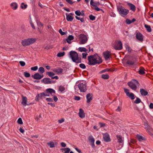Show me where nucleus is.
Listing matches in <instances>:
<instances>
[{"mask_svg": "<svg viewBox=\"0 0 153 153\" xmlns=\"http://www.w3.org/2000/svg\"><path fill=\"white\" fill-rule=\"evenodd\" d=\"M88 64L91 65H94L96 64H100L102 61L101 58L97 54L88 56Z\"/></svg>", "mask_w": 153, "mask_h": 153, "instance_id": "nucleus-1", "label": "nucleus"}, {"mask_svg": "<svg viewBox=\"0 0 153 153\" xmlns=\"http://www.w3.org/2000/svg\"><path fill=\"white\" fill-rule=\"evenodd\" d=\"M69 57L74 62L79 63L81 62V59L79 57L78 53L75 51H71L70 52Z\"/></svg>", "mask_w": 153, "mask_h": 153, "instance_id": "nucleus-2", "label": "nucleus"}, {"mask_svg": "<svg viewBox=\"0 0 153 153\" xmlns=\"http://www.w3.org/2000/svg\"><path fill=\"white\" fill-rule=\"evenodd\" d=\"M36 40V39L35 38H28L22 40L21 43L23 46H29L34 43Z\"/></svg>", "mask_w": 153, "mask_h": 153, "instance_id": "nucleus-3", "label": "nucleus"}, {"mask_svg": "<svg viewBox=\"0 0 153 153\" xmlns=\"http://www.w3.org/2000/svg\"><path fill=\"white\" fill-rule=\"evenodd\" d=\"M117 10L119 14L122 16L124 17L127 15L129 13L128 9H125L122 6H119L117 7Z\"/></svg>", "mask_w": 153, "mask_h": 153, "instance_id": "nucleus-4", "label": "nucleus"}, {"mask_svg": "<svg viewBox=\"0 0 153 153\" xmlns=\"http://www.w3.org/2000/svg\"><path fill=\"white\" fill-rule=\"evenodd\" d=\"M128 85L131 89L135 91L139 86V84L136 80L132 79L128 83Z\"/></svg>", "mask_w": 153, "mask_h": 153, "instance_id": "nucleus-5", "label": "nucleus"}, {"mask_svg": "<svg viewBox=\"0 0 153 153\" xmlns=\"http://www.w3.org/2000/svg\"><path fill=\"white\" fill-rule=\"evenodd\" d=\"M79 44H84L87 42L88 39L86 35L83 34H81L79 35Z\"/></svg>", "mask_w": 153, "mask_h": 153, "instance_id": "nucleus-6", "label": "nucleus"}, {"mask_svg": "<svg viewBox=\"0 0 153 153\" xmlns=\"http://www.w3.org/2000/svg\"><path fill=\"white\" fill-rule=\"evenodd\" d=\"M78 87L81 92H85L87 90V86L85 82H80L78 85Z\"/></svg>", "mask_w": 153, "mask_h": 153, "instance_id": "nucleus-7", "label": "nucleus"}, {"mask_svg": "<svg viewBox=\"0 0 153 153\" xmlns=\"http://www.w3.org/2000/svg\"><path fill=\"white\" fill-rule=\"evenodd\" d=\"M116 137L117 140V142L119 143L120 148H121L123 144L124 138L121 135H116Z\"/></svg>", "mask_w": 153, "mask_h": 153, "instance_id": "nucleus-8", "label": "nucleus"}, {"mask_svg": "<svg viewBox=\"0 0 153 153\" xmlns=\"http://www.w3.org/2000/svg\"><path fill=\"white\" fill-rule=\"evenodd\" d=\"M114 48L117 50H121L122 48V43L120 41L115 43L113 46Z\"/></svg>", "mask_w": 153, "mask_h": 153, "instance_id": "nucleus-9", "label": "nucleus"}, {"mask_svg": "<svg viewBox=\"0 0 153 153\" xmlns=\"http://www.w3.org/2000/svg\"><path fill=\"white\" fill-rule=\"evenodd\" d=\"M88 139L92 147L94 148L95 147L94 138L92 135H90L88 137Z\"/></svg>", "mask_w": 153, "mask_h": 153, "instance_id": "nucleus-10", "label": "nucleus"}, {"mask_svg": "<svg viewBox=\"0 0 153 153\" xmlns=\"http://www.w3.org/2000/svg\"><path fill=\"white\" fill-rule=\"evenodd\" d=\"M136 38L139 41L142 42L143 40V36L140 33H137L136 34Z\"/></svg>", "mask_w": 153, "mask_h": 153, "instance_id": "nucleus-11", "label": "nucleus"}, {"mask_svg": "<svg viewBox=\"0 0 153 153\" xmlns=\"http://www.w3.org/2000/svg\"><path fill=\"white\" fill-rule=\"evenodd\" d=\"M42 82L45 84H50L54 82V81L51 80L50 78H46L43 79L42 80Z\"/></svg>", "mask_w": 153, "mask_h": 153, "instance_id": "nucleus-12", "label": "nucleus"}, {"mask_svg": "<svg viewBox=\"0 0 153 153\" xmlns=\"http://www.w3.org/2000/svg\"><path fill=\"white\" fill-rule=\"evenodd\" d=\"M22 104L24 106H26L27 105H29V104L27 103V99L26 97L24 96L22 98Z\"/></svg>", "mask_w": 153, "mask_h": 153, "instance_id": "nucleus-13", "label": "nucleus"}, {"mask_svg": "<svg viewBox=\"0 0 153 153\" xmlns=\"http://www.w3.org/2000/svg\"><path fill=\"white\" fill-rule=\"evenodd\" d=\"M103 138L104 140L106 142H108L110 141V139L108 134L105 133L103 134Z\"/></svg>", "mask_w": 153, "mask_h": 153, "instance_id": "nucleus-14", "label": "nucleus"}, {"mask_svg": "<svg viewBox=\"0 0 153 153\" xmlns=\"http://www.w3.org/2000/svg\"><path fill=\"white\" fill-rule=\"evenodd\" d=\"M10 6L13 10H16L18 8V5L16 2H13L10 4Z\"/></svg>", "mask_w": 153, "mask_h": 153, "instance_id": "nucleus-15", "label": "nucleus"}, {"mask_svg": "<svg viewBox=\"0 0 153 153\" xmlns=\"http://www.w3.org/2000/svg\"><path fill=\"white\" fill-rule=\"evenodd\" d=\"M79 115L81 118H83L85 117V113L83 110L82 108L79 109Z\"/></svg>", "mask_w": 153, "mask_h": 153, "instance_id": "nucleus-16", "label": "nucleus"}, {"mask_svg": "<svg viewBox=\"0 0 153 153\" xmlns=\"http://www.w3.org/2000/svg\"><path fill=\"white\" fill-rule=\"evenodd\" d=\"M43 75H41L38 73H35L33 76L34 79H40L43 77Z\"/></svg>", "mask_w": 153, "mask_h": 153, "instance_id": "nucleus-17", "label": "nucleus"}, {"mask_svg": "<svg viewBox=\"0 0 153 153\" xmlns=\"http://www.w3.org/2000/svg\"><path fill=\"white\" fill-rule=\"evenodd\" d=\"M110 52L109 51H106L103 53V55L105 60H108L109 59L110 57Z\"/></svg>", "mask_w": 153, "mask_h": 153, "instance_id": "nucleus-18", "label": "nucleus"}, {"mask_svg": "<svg viewBox=\"0 0 153 153\" xmlns=\"http://www.w3.org/2000/svg\"><path fill=\"white\" fill-rule=\"evenodd\" d=\"M46 92L48 93H49L50 94L54 95L55 93V91L52 88H48L46 90Z\"/></svg>", "mask_w": 153, "mask_h": 153, "instance_id": "nucleus-19", "label": "nucleus"}, {"mask_svg": "<svg viewBox=\"0 0 153 153\" xmlns=\"http://www.w3.org/2000/svg\"><path fill=\"white\" fill-rule=\"evenodd\" d=\"M63 70L61 68H58L54 69L53 71L56 72L57 74H59L62 73L63 72Z\"/></svg>", "mask_w": 153, "mask_h": 153, "instance_id": "nucleus-20", "label": "nucleus"}, {"mask_svg": "<svg viewBox=\"0 0 153 153\" xmlns=\"http://www.w3.org/2000/svg\"><path fill=\"white\" fill-rule=\"evenodd\" d=\"M74 39V37L72 35H70L66 39L67 42L69 44L71 43V41L73 40Z\"/></svg>", "mask_w": 153, "mask_h": 153, "instance_id": "nucleus-21", "label": "nucleus"}, {"mask_svg": "<svg viewBox=\"0 0 153 153\" xmlns=\"http://www.w3.org/2000/svg\"><path fill=\"white\" fill-rule=\"evenodd\" d=\"M146 130L149 134L153 137V130L152 128L150 127Z\"/></svg>", "mask_w": 153, "mask_h": 153, "instance_id": "nucleus-22", "label": "nucleus"}, {"mask_svg": "<svg viewBox=\"0 0 153 153\" xmlns=\"http://www.w3.org/2000/svg\"><path fill=\"white\" fill-rule=\"evenodd\" d=\"M140 92L142 96H146L148 94V92L146 91L142 88L140 89Z\"/></svg>", "mask_w": 153, "mask_h": 153, "instance_id": "nucleus-23", "label": "nucleus"}, {"mask_svg": "<svg viewBox=\"0 0 153 153\" xmlns=\"http://www.w3.org/2000/svg\"><path fill=\"white\" fill-rule=\"evenodd\" d=\"M66 19L68 21H72L74 17L66 13Z\"/></svg>", "mask_w": 153, "mask_h": 153, "instance_id": "nucleus-24", "label": "nucleus"}, {"mask_svg": "<svg viewBox=\"0 0 153 153\" xmlns=\"http://www.w3.org/2000/svg\"><path fill=\"white\" fill-rule=\"evenodd\" d=\"M124 91L126 93L127 96H134L132 93L129 92V90L128 89L124 88Z\"/></svg>", "mask_w": 153, "mask_h": 153, "instance_id": "nucleus-25", "label": "nucleus"}, {"mask_svg": "<svg viewBox=\"0 0 153 153\" xmlns=\"http://www.w3.org/2000/svg\"><path fill=\"white\" fill-rule=\"evenodd\" d=\"M47 144L50 148H54L55 147V145H57V143H56L55 144L53 142L51 141L49 143H48Z\"/></svg>", "mask_w": 153, "mask_h": 153, "instance_id": "nucleus-26", "label": "nucleus"}, {"mask_svg": "<svg viewBox=\"0 0 153 153\" xmlns=\"http://www.w3.org/2000/svg\"><path fill=\"white\" fill-rule=\"evenodd\" d=\"M128 5L130 7L131 10L134 11L135 10L136 7L134 4L130 3H128Z\"/></svg>", "mask_w": 153, "mask_h": 153, "instance_id": "nucleus-27", "label": "nucleus"}, {"mask_svg": "<svg viewBox=\"0 0 153 153\" xmlns=\"http://www.w3.org/2000/svg\"><path fill=\"white\" fill-rule=\"evenodd\" d=\"M137 137L138 140L140 141H142L143 140H146V139L144 137L139 135H137Z\"/></svg>", "mask_w": 153, "mask_h": 153, "instance_id": "nucleus-28", "label": "nucleus"}, {"mask_svg": "<svg viewBox=\"0 0 153 153\" xmlns=\"http://www.w3.org/2000/svg\"><path fill=\"white\" fill-rule=\"evenodd\" d=\"M99 3H96L93 0H91L90 1V4L94 7H95L97 5H99Z\"/></svg>", "mask_w": 153, "mask_h": 153, "instance_id": "nucleus-29", "label": "nucleus"}, {"mask_svg": "<svg viewBox=\"0 0 153 153\" xmlns=\"http://www.w3.org/2000/svg\"><path fill=\"white\" fill-rule=\"evenodd\" d=\"M125 46L128 52H131V48L129 46L128 44V43H126L125 44Z\"/></svg>", "mask_w": 153, "mask_h": 153, "instance_id": "nucleus-30", "label": "nucleus"}, {"mask_svg": "<svg viewBox=\"0 0 153 153\" xmlns=\"http://www.w3.org/2000/svg\"><path fill=\"white\" fill-rule=\"evenodd\" d=\"M145 27L146 28L147 31L149 32H150L151 30V29L150 26L149 25H147L146 24H145Z\"/></svg>", "mask_w": 153, "mask_h": 153, "instance_id": "nucleus-31", "label": "nucleus"}, {"mask_svg": "<svg viewBox=\"0 0 153 153\" xmlns=\"http://www.w3.org/2000/svg\"><path fill=\"white\" fill-rule=\"evenodd\" d=\"M79 51L82 52H85L87 51V50L84 47H79L78 48Z\"/></svg>", "mask_w": 153, "mask_h": 153, "instance_id": "nucleus-32", "label": "nucleus"}, {"mask_svg": "<svg viewBox=\"0 0 153 153\" xmlns=\"http://www.w3.org/2000/svg\"><path fill=\"white\" fill-rule=\"evenodd\" d=\"M86 99H87V102L88 103L92 100L93 97L92 96H86Z\"/></svg>", "mask_w": 153, "mask_h": 153, "instance_id": "nucleus-33", "label": "nucleus"}, {"mask_svg": "<svg viewBox=\"0 0 153 153\" xmlns=\"http://www.w3.org/2000/svg\"><path fill=\"white\" fill-rule=\"evenodd\" d=\"M38 71L41 74L45 72V70L43 67H40L39 68Z\"/></svg>", "mask_w": 153, "mask_h": 153, "instance_id": "nucleus-34", "label": "nucleus"}, {"mask_svg": "<svg viewBox=\"0 0 153 153\" xmlns=\"http://www.w3.org/2000/svg\"><path fill=\"white\" fill-rule=\"evenodd\" d=\"M21 7L22 9H25L27 7V5L25 4L24 3H22L21 5Z\"/></svg>", "mask_w": 153, "mask_h": 153, "instance_id": "nucleus-35", "label": "nucleus"}, {"mask_svg": "<svg viewBox=\"0 0 153 153\" xmlns=\"http://www.w3.org/2000/svg\"><path fill=\"white\" fill-rule=\"evenodd\" d=\"M65 90L64 87L62 86H60L59 87L58 90L61 92H62Z\"/></svg>", "mask_w": 153, "mask_h": 153, "instance_id": "nucleus-36", "label": "nucleus"}, {"mask_svg": "<svg viewBox=\"0 0 153 153\" xmlns=\"http://www.w3.org/2000/svg\"><path fill=\"white\" fill-rule=\"evenodd\" d=\"M65 54V53L64 52H59L57 54V56L58 57H61L64 56Z\"/></svg>", "mask_w": 153, "mask_h": 153, "instance_id": "nucleus-37", "label": "nucleus"}, {"mask_svg": "<svg viewBox=\"0 0 153 153\" xmlns=\"http://www.w3.org/2000/svg\"><path fill=\"white\" fill-rule=\"evenodd\" d=\"M75 18L77 19L80 20L82 22L84 23L85 22V21L83 18H80L77 16H75Z\"/></svg>", "mask_w": 153, "mask_h": 153, "instance_id": "nucleus-38", "label": "nucleus"}, {"mask_svg": "<svg viewBox=\"0 0 153 153\" xmlns=\"http://www.w3.org/2000/svg\"><path fill=\"white\" fill-rule=\"evenodd\" d=\"M62 150L65 151V153H69L70 151V149L68 148L62 149Z\"/></svg>", "mask_w": 153, "mask_h": 153, "instance_id": "nucleus-39", "label": "nucleus"}, {"mask_svg": "<svg viewBox=\"0 0 153 153\" xmlns=\"http://www.w3.org/2000/svg\"><path fill=\"white\" fill-rule=\"evenodd\" d=\"M75 14L77 16H81V11L79 10H76L75 12Z\"/></svg>", "mask_w": 153, "mask_h": 153, "instance_id": "nucleus-40", "label": "nucleus"}, {"mask_svg": "<svg viewBox=\"0 0 153 153\" xmlns=\"http://www.w3.org/2000/svg\"><path fill=\"white\" fill-rule=\"evenodd\" d=\"M101 77L103 79H107L109 78V76L108 74H102Z\"/></svg>", "mask_w": 153, "mask_h": 153, "instance_id": "nucleus-41", "label": "nucleus"}, {"mask_svg": "<svg viewBox=\"0 0 153 153\" xmlns=\"http://www.w3.org/2000/svg\"><path fill=\"white\" fill-rule=\"evenodd\" d=\"M47 74L49 76L51 77H53V76L55 75L54 73L51 72H48Z\"/></svg>", "mask_w": 153, "mask_h": 153, "instance_id": "nucleus-42", "label": "nucleus"}, {"mask_svg": "<svg viewBox=\"0 0 153 153\" xmlns=\"http://www.w3.org/2000/svg\"><path fill=\"white\" fill-rule=\"evenodd\" d=\"M90 19L92 21H94L95 20L96 17L92 15H91L89 16Z\"/></svg>", "mask_w": 153, "mask_h": 153, "instance_id": "nucleus-43", "label": "nucleus"}, {"mask_svg": "<svg viewBox=\"0 0 153 153\" xmlns=\"http://www.w3.org/2000/svg\"><path fill=\"white\" fill-rule=\"evenodd\" d=\"M126 63L130 65H133L134 63V62L133 61L130 60H128Z\"/></svg>", "mask_w": 153, "mask_h": 153, "instance_id": "nucleus-44", "label": "nucleus"}, {"mask_svg": "<svg viewBox=\"0 0 153 153\" xmlns=\"http://www.w3.org/2000/svg\"><path fill=\"white\" fill-rule=\"evenodd\" d=\"M141 102V100L140 99L137 97L136 100L134 101V102L136 104L140 103Z\"/></svg>", "mask_w": 153, "mask_h": 153, "instance_id": "nucleus-45", "label": "nucleus"}, {"mask_svg": "<svg viewBox=\"0 0 153 153\" xmlns=\"http://www.w3.org/2000/svg\"><path fill=\"white\" fill-rule=\"evenodd\" d=\"M24 76L26 77H29L30 76V74L26 72H24Z\"/></svg>", "mask_w": 153, "mask_h": 153, "instance_id": "nucleus-46", "label": "nucleus"}, {"mask_svg": "<svg viewBox=\"0 0 153 153\" xmlns=\"http://www.w3.org/2000/svg\"><path fill=\"white\" fill-rule=\"evenodd\" d=\"M17 123L18 124H23V122L21 118H19L18 119Z\"/></svg>", "mask_w": 153, "mask_h": 153, "instance_id": "nucleus-47", "label": "nucleus"}, {"mask_svg": "<svg viewBox=\"0 0 153 153\" xmlns=\"http://www.w3.org/2000/svg\"><path fill=\"white\" fill-rule=\"evenodd\" d=\"M79 67L80 68L84 69L85 68L86 66L83 63H81L79 65Z\"/></svg>", "mask_w": 153, "mask_h": 153, "instance_id": "nucleus-48", "label": "nucleus"}, {"mask_svg": "<svg viewBox=\"0 0 153 153\" xmlns=\"http://www.w3.org/2000/svg\"><path fill=\"white\" fill-rule=\"evenodd\" d=\"M144 128L145 129H146V130L148 128L150 127L148 125V124L146 123H145L144 124Z\"/></svg>", "mask_w": 153, "mask_h": 153, "instance_id": "nucleus-49", "label": "nucleus"}, {"mask_svg": "<svg viewBox=\"0 0 153 153\" xmlns=\"http://www.w3.org/2000/svg\"><path fill=\"white\" fill-rule=\"evenodd\" d=\"M126 22L128 25H129L132 23L131 20L128 19H127L126 20Z\"/></svg>", "mask_w": 153, "mask_h": 153, "instance_id": "nucleus-50", "label": "nucleus"}, {"mask_svg": "<svg viewBox=\"0 0 153 153\" xmlns=\"http://www.w3.org/2000/svg\"><path fill=\"white\" fill-rule=\"evenodd\" d=\"M38 68L37 66H35L31 68V69L32 71H36L37 69Z\"/></svg>", "mask_w": 153, "mask_h": 153, "instance_id": "nucleus-51", "label": "nucleus"}, {"mask_svg": "<svg viewBox=\"0 0 153 153\" xmlns=\"http://www.w3.org/2000/svg\"><path fill=\"white\" fill-rule=\"evenodd\" d=\"M59 32L62 35H64L65 34V32H63L61 29H60L59 30Z\"/></svg>", "mask_w": 153, "mask_h": 153, "instance_id": "nucleus-52", "label": "nucleus"}, {"mask_svg": "<svg viewBox=\"0 0 153 153\" xmlns=\"http://www.w3.org/2000/svg\"><path fill=\"white\" fill-rule=\"evenodd\" d=\"M19 63L22 66H24L25 65V63L24 61H21L19 62Z\"/></svg>", "mask_w": 153, "mask_h": 153, "instance_id": "nucleus-53", "label": "nucleus"}, {"mask_svg": "<svg viewBox=\"0 0 153 153\" xmlns=\"http://www.w3.org/2000/svg\"><path fill=\"white\" fill-rule=\"evenodd\" d=\"M30 24L31 25L33 29H35V27L34 26L33 24L32 21L30 19Z\"/></svg>", "mask_w": 153, "mask_h": 153, "instance_id": "nucleus-54", "label": "nucleus"}, {"mask_svg": "<svg viewBox=\"0 0 153 153\" xmlns=\"http://www.w3.org/2000/svg\"><path fill=\"white\" fill-rule=\"evenodd\" d=\"M139 73L140 74H143L145 73V72L143 70L141 69L139 71Z\"/></svg>", "mask_w": 153, "mask_h": 153, "instance_id": "nucleus-55", "label": "nucleus"}, {"mask_svg": "<svg viewBox=\"0 0 153 153\" xmlns=\"http://www.w3.org/2000/svg\"><path fill=\"white\" fill-rule=\"evenodd\" d=\"M88 54L87 53H82V57L83 58L86 59Z\"/></svg>", "mask_w": 153, "mask_h": 153, "instance_id": "nucleus-56", "label": "nucleus"}, {"mask_svg": "<svg viewBox=\"0 0 153 153\" xmlns=\"http://www.w3.org/2000/svg\"><path fill=\"white\" fill-rule=\"evenodd\" d=\"M94 9L95 10H96L97 11H100V10H102V9H100V8H99L97 6H96L95 7Z\"/></svg>", "mask_w": 153, "mask_h": 153, "instance_id": "nucleus-57", "label": "nucleus"}, {"mask_svg": "<svg viewBox=\"0 0 153 153\" xmlns=\"http://www.w3.org/2000/svg\"><path fill=\"white\" fill-rule=\"evenodd\" d=\"M46 100L49 102H52L53 101V99L51 98H47L46 99Z\"/></svg>", "mask_w": 153, "mask_h": 153, "instance_id": "nucleus-58", "label": "nucleus"}, {"mask_svg": "<svg viewBox=\"0 0 153 153\" xmlns=\"http://www.w3.org/2000/svg\"><path fill=\"white\" fill-rule=\"evenodd\" d=\"M48 104L50 105L51 106L53 107H55V105L52 102L48 103Z\"/></svg>", "mask_w": 153, "mask_h": 153, "instance_id": "nucleus-59", "label": "nucleus"}, {"mask_svg": "<svg viewBox=\"0 0 153 153\" xmlns=\"http://www.w3.org/2000/svg\"><path fill=\"white\" fill-rule=\"evenodd\" d=\"M66 1L68 3L70 4H72L74 3L72 0H66Z\"/></svg>", "mask_w": 153, "mask_h": 153, "instance_id": "nucleus-60", "label": "nucleus"}, {"mask_svg": "<svg viewBox=\"0 0 153 153\" xmlns=\"http://www.w3.org/2000/svg\"><path fill=\"white\" fill-rule=\"evenodd\" d=\"M65 121V120L64 118H62L61 120H58V122L59 123H61L62 122H64Z\"/></svg>", "mask_w": 153, "mask_h": 153, "instance_id": "nucleus-61", "label": "nucleus"}, {"mask_svg": "<svg viewBox=\"0 0 153 153\" xmlns=\"http://www.w3.org/2000/svg\"><path fill=\"white\" fill-rule=\"evenodd\" d=\"M74 99L75 100L78 101L80 99V97L77 96H74Z\"/></svg>", "mask_w": 153, "mask_h": 153, "instance_id": "nucleus-62", "label": "nucleus"}, {"mask_svg": "<svg viewBox=\"0 0 153 153\" xmlns=\"http://www.w3.org/2000/svg\"><path fill=\"white\" fill-rule=\"evenodd\" d=\"M61 145L62 147H65L66 146V144L64 142H62L61 143Z\"/></svg>", "mask_w": 153, "mask_h": 153, "instance_id": "nucleus-63", "label": "nucleus"}, {"mask_svg": "<svg viewBox=\"0 0 153 153\" xmlns=\"http://www.w3.org/2000/svg\"><path fill=\"white\" fill-rule=\"evenodd\" d=\"M149 107L150 109H153V103H151L149 105Z\"/></svg>", "mask_w": 153, "mask_h": 153, "instance_id": "nucleus-64", "label": "nucleus"}]
</instances>
